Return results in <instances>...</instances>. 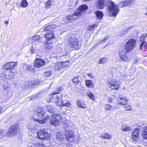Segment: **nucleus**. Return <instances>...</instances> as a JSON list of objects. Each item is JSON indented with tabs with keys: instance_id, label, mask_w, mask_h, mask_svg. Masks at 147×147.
<instances>
[{
	"instance_id": "obj_45",
	"label": "nucleus",
	"mask_w": 147,
	"mask_h": 147,
	"mask_svg": "<svg viewBox=\"0 0 147 147\" xmlns=\"http://www.w3.org/2000/svg\"><path fill=\"white\" fill-rule=\"evenodd\" d=\"M5 131L3 130L0 131V138H1L5 135Z\"/></svg>"
},
{
	"instance_id": "obj_58",
	"label": "nucleus",
	"mask_w": 147,
	"mask_h": 147,
	"mask_svg": "<svg viewBox=\"0 0 147 147\" xmlns=\"http://www.w3.org/2000/svg\"><path fill=\"white\" fill-rule=\"evenodd\" d=\"M145 42H142L141 43L140 45L143 46Z\"/></svg>"
},
{
	"instance_id": "obj_22",
	"label": "nucleus",
	"mask_w": 147,
	"mask_h": 147,
	"mask_svg": "<svg viewBox=\"0 0 147 147\" xmlns=\"http://www.w3.org/2000/svg\"><path fill=\"white\" fill-rule=\"evenodd\" d=\"M118 103L121 105H123L126 104L128 100L127 99L120 97L118 98Z\"/></svg>"
},
{
	"instance_id": "obj_39",
	"label": "nucleus",
	"mask_w": 147,
	"mask_h": 147,
	"mask_svg": "<svg viewBox=\"0 0 147 147\" xmlns=\"http://www.w3.org/2000/svg\"><path fill=\"white\" fill-rule=\"evenodd\" d=\"M102 137L104 139H110L111 138V136L109 134L105 133L102 134Z\"/></svg>"
},
{
	"instance_id": "obj_56",
	"label": "nucleus",
	"mask_w": 147,
	"mask_h": 147,
	"mask_svg": "<svg viewBox=\"0 0 147 147\" xmlns=\"http://www.w3.org/2000/svg\"><path fill=\"white\" fill-rule=\"evenodd\" d=\"M144 47L145 48L147 49V43L144 44Z\"/></svg>"
},
{
	"instance_id": "obj_14",
	"label": "nucleus",
	"mask_w": 147,
	"mask_h": 147,
	"mask_svg": "<svg viewBox=\"0 0 147 147\" xmlns=\"http://www.w3.org/2000/svg\"><path fill=\"white\" fill-rule=\"evenodd\" d=\"M56 105L58 107H63L66 106L67 107H69L71 105L70 103L66 102V101L65 100L64 101L62 100L60 101V99L55 102Z\"/></svg>"
},
{
	"instance_id": "obj_48",
	"label": "nucleus",
	"mask_w": 147,
	"mask_h": 147,
	"mask_svg": "<svg viewBox=\"0 0 147 147\" xmlns=\"http://www.w3.org/2000/svg\"><path fill=\"white\" fill-rule=\"evenodd\" d=\"M80 78L79 77H75L73 79V82L75 83H78L80 80H79Z\"/></svg>"
},
{
	"instance_id": "obj_2",
	"label": "nucleus",
	"mask_w": 147,
	"mask_h": 147,
	"mask_svg": "<svg viewBox=\"0 0 147 147\" xmlns=\"http://www.w3.org/2000/svg\"><path fill=\"white\" fill-rule=\"evenodd\" d=\"M74 136L73 132L71 130L68 131H65V135L62 132H58L56 134V138L55 139V142L58 144H60L63 141L65 137L66 140L71 142L74 140Z\"/></svg>"
},
{
	"instance_id": "obj_5",
	"label": "nucleus",
	"mask_w": 147,
	"mask_h": 147,
	"mask_svg": "<svg viewBox=\"0 0 147 147\" xmlns=\"http://www.w3.org/2000/svg\"><path fill=\"white\" fill-rule=\"evenodd\" d=\"M36 57L34 64V65L36 67H39L42 66L49 61L47 58L43 59L42 57L39 56L38 54L36 55Z\"/></svg>"
},
{
	"instance_id": "obj_11",
	"label": "nucleus",
	"mask_w": 147,
	"mask_h": 147,
	"mask_svg": "<svg viewBox=\"0 0 147 147\" xmlns=\"http://www.w3.org/2000/svg\"><path fill=\"white\" fill-rule=\"evenodd\" d=\"M126 49H121L119 51L118 54L122 61H129L128 55L126 54Z\"/></svg>"
},
{
	"instance_id": "obj_57",
	"label": "nucleus",
	"mask_w": 147,
	"mask_h": 147,
	"mask_svg": "<svg viewBox=\"0 0 147 147\" xmlns=\"http://www.w3.org/2000/svg\"><path fill=\"white\" fill-rule=\"evenodd\" d=\"M4 23L5 24L7 25L8 24L9 22L7 21H5L4 22Z\"/></svg>"
},
{
	"instance_id": "obj_20",
	"label": "nucleus",
	"mask_w": 147,
	"mask_h": 147,
	"mask_svg": "<svg viewBox=\"0 0 147 147\" xmlns=\"http://www.w3.org/2000/svg\"><path fill=\"white\" fill-rule=\"evenodd\" d=\"M54 47L53 41H47V42L45 44V47L47 49H51Z\"/></svg>"
},
{
	"instance_id": "obj_24",
	"label": "nucleus",
	"mask_w": 147,
	"mask_h": 147,
	"mask_svg": "<svg viewBox=\"0 0 147 147\" xmlns=\"http://www.w3.org/2000/svg\"><path fill=\"white\" fill-rule=\"evenodd\" d=\"M36 123L34 121L30 122L28 126V128L29 129L35 130L36 129Z\"/></svg>"
},
{
	"instance_id": "obj_35",
	"label": "nucleus",
	"mask_w": 147,
	"mask_h": 147,
	"mask_svg": "<svg viewBox=\"0 0 147 147\" xmlns=\"http://www.w3.org/2000/svg\"><path fill=\"white\" fill-rule=\"evenodd\" d=\"M87 95L88 96V97L91 98L92 99H94L95 97L90 92H87Z\"/></svg>"
},
{
	"instance_id": "obj_54",
	"label": "nucleus",
	"mask_w": 147,
	"mask_h": 147,
	"mask_svg": "<svg viewBox=\"0 0 147 147\" xmlns=\"http://www.w3.org/2000/svg\"><path fill=\"white\" fill-rule=\"evenodd\" d=\"M108 101L109 102H111L112 101V99L110 97H108Z\"/></svg>"
},
{
	"instance_id": "obj_47",
	"label": "nucleus",
	"mask_w": 147,
	"mask_h": 147,
	"mask_svg": "<svg viewBox=\"0 0 147 147\" xmlns=\"http://www.w3.org/2000/svg\"><path fill=\"white\" fill-rule=\"evenodd\" d=\"M9 63H7L4 65L3 66V68L4 69H10L9 66Z\"/></svg>"
},
{
	"instance_id": "obj_3",
	"label": "nucleus",
	"mask_w": 147,
	"mask_h": 147,
	"mask_svg": "<svg viewBox=\"0 0 147 147\" xmlns=\"http://www.w3.org/2000/svg\"><path fill=\"white\" fill-rule=\"evenodd\" d=\"M107 6L110 11L109 16L115 17L119 11L118 6L116 5H115L114 3L111 0H109L107 1Z\"/></svg>"
},
{
	"instance_id": "obj_6",
	"label": "nucleus",
	"mask_w": 147,
	"mask_h": 147,
	"mask_svg": "<svg viewBox=\"0 0 147 147\" xmlns=\"http://www.w3.org/2000/svg\"><path fill=\"white\" fill-rule=\"evenodd\" d=\"M68 44L71 47L77 49L80 48V46L78 45V40L75 34L72 35L69 39Z\"/></svg>"
},
{
	"instance_id": "obj_4",
	"label": "nucleus",
	"mask_w": 147,
	"mask_h": 147,
	"mask_svg": "<svg viewBox=\"0 0 147 147\" xmlns=\"http://www.w3.org/2000/svg\"><path fill=\"white\" fill-rule=\"evenodd\" d=\"M37 138L39 139L45 140L49 139L51 135L48 132L47 129H41L38 130L36 133Z\"/></svg>"
},
{
	"instance_id": "obj_8",
	"label": "nucleus",
	"mask_w": 147,
	"mask_h": 147,
	"mask_svg": "<svg viewBox=\"0 0 147 147\" xmlns=\"http://www.w3.org/2000/svg\"><path fill=\"white\" fill-rule=\"evenodd\" d=\"M136 41V40L134 38H131L126 42L125 48L127 53L132 50L135 47Z\"/></svg>"
},
{
	"instance_id": "obj_40",
	"label": "nucleus",
	"mask_w": 147,
	"mask_h": 147,
	"mask_svg": "<svg viewBox=\"0 0 147 147\" xmlns=\"http://www.w3.org/2000/svg\"><path fill=\"white\" fill-rule=\"evenodd\" d=\"M69 62L68 61L63 62L62 63V67H67L69 64Z\"/></svg>"
},
{
	"instance_id": "obj_60",
	"label": "nucleus",
	"mask_w": 147,
	"mask_h": 147,
	"mask_svg": "<svg viewBox=\"0 0 147 147\" xmlns=\"http://www.w3.org/2000/svg\"><path fill=\"white\" fill-rule=\"evenodd\" d=\"M143 46L140 45V50H141V48H142V47Z\"/></svg>"
},
{
	"instance_id": "obj_46",
	"label": "nucleus",
	"mask_w": 147,
	"mask_h": 147,
	"mask_svg": "<svg viewBox=\"0 0 147 147\" xmlns=\"http://www.w3.org/2000/svg\"><path fill=\"white\" fill-rule=\"evenodd\" d=\"M147 36V34H144L142 35V36H141L140 38V41L142 42H145V41H144V40L146 37Z\"/></svg>"
},
{
	"instance_id": "obj_59",
	"label": "nucleus",
	"mask_w": 147,
	"mask_h": 147,
	"mask_svg": "<svg viewBox=\"0 0 147 147\" xmlns=\"http://www.w3.org/2000/svg\"><path fill=\"white\" fill-rule=\"evenodd\" d=\"M107 39V38H104V40H101V41H102V42L104 41L105 40H106Z\"/></svg>"
},
{
	"instance_id": "obj_19",
	"label": "nucleus",
	"mask_w": 147,
	"mask_h": 147,
	"mask_svg": "<svg viewBox=\"0 0 147 147\" xmlns=\"http://www.w3.org/2000/svg\"><path fill=\"white\" fill-rule=\"evenodd\" d=\"M104 0H97L96 4L99 9H102L104 7Z\"/></svg>"
},
{
	"instance_id": "obj_21",
	"label": "nucleus",
	"mask_w": 147,
	"mask_h": 147,
	"mask_svg": "<svg viewBox=\"0 0 147 147\" xmlns=\"http://www.w3.org/2000/svg\"><path fill=\"white\" fill-rule=\"evenodd\" d=\"M142 134V136L144 139H147V125L143 127Z\"/></svg>"
},
{
	"instance_id": "obj_49",
	"label": "nucleus",
	"mask_w": 147,
	"mask_h": 147,
	"mask_svg": "<svg viewBox=\"0 0 147 147\" xmlns=\"http://www.w3.org/2000/svg\"><path fill=\"white\" fill-rule=\"evenodd\" d=\"M131 2V1L130 0H125V1H124L125 6H126L130 4Z\"/></svg>"
},
{
	"instance_id": "obj_43",
	"label": "nucleus",
	"mask_w": 147,
	"mask_h": 147,
	"mask_svg": "<svg viewBox=\"0 0 147 147\" xmlns=\"http://www.w3.org/2000/svg\"><path fill=\"white\" fill-rule=\"evenodd\" d=\"M51 1L50 0L48 1L45 3L46 7L47 8H49L51 5Z\"/></svg>"
},
{
	"instance_id": "obj_18",
	"label": "nucleus",
	"mask_w": 147,
	"mask_h": 147,
	"mask_svg": "<svg viewBox=\"0 0 147 147\" xmlns=\"http://www.w3.org/2000/svg\"><path fill=\"white\" fill-rule=\"evenodd\" d=\"M33 120L37 121L39 123L44 124L47 121V120L49 119V116H47L45 118L42 120L37 119L34 117H33Z\"/></svg>"
},
{
	"instance_id": "obj_10",
	"label": "nucleus",
	"mask_w": 147,
	"mask_h": 147,
	"mask_svg": "<svg viewBox=\"0 0 147 147\" xmlns=\"http://www.w3.org/2000/svg\"><path fill=\"white\" fill-rule=\"evenodd\" d=\"M62 117L58 114H54L50 119V122L51 124L56 126L58 125L59 123L61 122Z\"/></svg>"
},
{
	"instance_id": "obj_32",
	"label": "nucleus",
	"mask_w": 147,
	"mask_h": 147,
	"mask_svg": "<svg viewBox=\"0 0 147 147\" xmlns=\"http://www.w3.org/2000/svg\"><path fill=\"white\" fill-rule=\"evenodd\" d=\"M130 129V127H127L125 125H122L121 127V129L123 131H126L129 130Z\"/></svg>"
},
{
	"instance_id": "obj_9",
	"label": "nucleus",
	"mask_w": 147,
	"mask_h": 147,
	"mask_svg": "<svg viewBox=\"0 0 147 147\" xmlns=\"http://www.w3.org/2000/svg\"><path fill=\"white\" fill-rule=\"evenodd\" d=\"M34 116H37L39 118H42L46 114V112L43 108L40 107H36L34 109Z\"/></svg>"
},
{
	"instance_id": "obj_28",
	"label": "nucleus",
	"mask_w": 147,
	"mask_h": 147,
	"mask_svg": "<svg viewBox=\"0 0 147 147\" xmlns=\"http://www.w3.org/2000/svg\"><path fill=\"white\" fill-rule=\"evenodd\" d=\"M40 36L38 35H36L33 36L32 38V40L33 41V42L32 43L34 42L35 44L36 41H37V42H38L40 40Z\"/></svg>"
},
{
	"instance_id": "obj_37",
	"label": "nucleus",
	"mask_w": 147,
	"mask_h": 147,
	"mask_svg": "<svg viewBox=\"0 0 147 147\" xmlns=\"http://www.w3.org/2000/svg\"><path fill=\"white\" fill-rule=\"evenodd\" d=\"M31 83L30 84L31 86L37 85L39 84V83L37 80H32L31 81Z\"/></svg>"
},
{
	"instance_id": "obj_61",
	"label": "nucleus",
	"mask_w": 147,
	"mask_h": 147,
	"mask_svg": "<svg viewBox=\"0 0 147 147\" xmlns=\"http://www.w3.org/2000/svg\"><path fill=\"white\" fill-rule=\"evenodd\" d=\"M40 147H45V146H44L42 145Z\"/></svg>"
},
{
	"instance_id": "obj_1",
	"label": "nucleus",
	"mask_w": 147,
	"mask_h": 147,
	"mask_svg": "<svg viewBox=\"0 0 147 147\" xmlns=\"http://www.w3.org/2000/svg\"><path fill=\"white\" fill-rule=\"evenodd\" d=\"M88 8V7L86 5H82L76 10L74 15L68 16L63 18V21L64 22V23H68L76 19L77 18V16H81L82 13L87 9Z\"/></svg>"
},
{
	"instance_id": "obj_27",
	"label": "nucleus",
	"mask_w": 147,
	"mask_h": 147,
	"mask_svg": "<svg viewBox=\"0 0 147 147\" xmlns=\"http://www.w3.org/2000/svg\"><path fill=\"white\" fill-rule=\"evenodd\" d=\"M47 110L48 112L51 113H54L55 109L54 107L51 106L49 105L47 106Z\"/></svg>"
},
{
	"instance_id": "obj_51",
	"label": "nucleus",
	"mask_w": 147,
	"mask_h": 147,
	"mask_svg": "<svg viewBox=\"0 0 147 147\" xmlns=\"http://www.w3.org/2000/svg\"><path fill=\"white\" fill-rule=\"evenodd\" d=\"M118 6L119 7H125L124 5V1H123L119 3L118 5Z\"/></svg>"
},
{
	"instance_id": "obj_29",
	"label": "nucleus",
	"mask_w": 147,
	"mask_h": 147,
	"mask_svg": "<svg viewBox=\"0 0 147 147\" xmlns=\"http://www.w3.org/2000/svg\"><path fill=\"white\" fill-rule=\"evenodd\" d=\"M107 61V60L106 58L102 57L100 58L98 61V63L99 64H102L105 63Z\"/></svg>"
},
{
	"instance_id": "obj_34",
	"label": "nucleus",
	"mask_w": 147,
	"mask_h": 147,
	"mask_svg": "<svg viewBox=\"0 0 147 147\" xmlns=\"http://www.w3.org/2000/svg\"><path fill=\"white\" fill-rule=\"evenodd\" d=\"M28 3L26 0H23L21 3V6L24 7H26L28 5Z\"/></svg>"
},
{
	"instance_id": "obj_52",
	"label": "nucleus",
	"mask_w": 147,
	"mask_h": 147,
	"mask_svg": "<svg viewBox=\"0 0 147 147\" xmlns=\"http://www.w3.org/2000/svg\"><path fill=\"white\" fill-rule=\"evenodd\" d=\"M5 72H2V73L0 74V77H1L3 79H4L5 78H6L5 75V74H4Z\"/></svg>"
},
{
	"instance_id": "obj_30",
	"label": "nucleus",
	"mask_w": 147,
	"mask_h": 147,
	"mask_svg": "<svg viewBox=\"0 0 147 147\" xmlns=\"http://www.w3.org/2000/svg\"><path fill=\"white\" fill-rule=\"evenodd\" d=\"M51 75V71L50 70H46L45 72V76L47 78Z\"/></svg>"
},
{
	"instance_id": "obj_55",
	"label": "nucleus",
	"mask_w": 147,
	"mask_h": 147,
	"mask_svg": "<svg viewBox=\"0 0 147 147\" xmlns=\"http://www.w3.org/2000/svg\"><path fill=\"white\" fill-rule=\"evenodd\" d=\"M5 110H4L3 111V109L1 107H0V113H1L2 112H3L5 111Z\"/></svg>"
},
{
	"instance_id": "obj_13",
	"label": "nucleus",
	"mask_w": 147,
	"mask_h": 147,
	"mask_svg": "<svg viewBox=\"0 0 147 147\" xmlns=\"http://www.w3.org/2000/svg\"><path fill=\"white\" fill-rule=\"evenodd\" d=\"M109 85H111V88L113 90L118 89L119 88V85L118 82L115 80H111L109 82Z\"/></svg>"
},
{
	"instance_id": "obj_38",
	"label": "nucleus",
	"mask_w": 147,
	"mask_h": 147,
	"mask_svg": "<svg viewBox=\"0 0 147 147\" xmlns=\"http://www.w3.org/2000/svg\"><path fill=\"white\" fill-rule=\"evenodd\" d=\"M62 88L61 86H60L58 87L56 89L55 91L54 92V93L55 94L59 93L60 91L62 90Z\"/></svg>"
},
{
	"instance_id": "obj_33",
	"label": "nucleus",
	"mask_w": 147,
	"mask_h": 147,
	"mask_svg": "<svg viewBox=\"0 0 147 147\" xmlns=\"http://www.w3.org/2000/svg\"><path fill=\"white\" fill-rule=\"evenodd\" d=\"M77 105L79 107H81L83 109H85L86 107V106H83L82 105V102L81 100L78 101L77 103Z\"/></svg>"
},
{
	"instance_id": "obj_16",
	"label": "nucleus",
	"mask_w": 147,
	"mask_h": 147,
	"mask_svg": "<svg viewBox=\"0 0 147 147\" xmlns=\"http://www.w3.org/2000/svg\"><path fill=\"white\" fill-rule=\"evenodd\" d=\"M4 74L5 75V77L8 79H12L14 78L13 75L12 71L10 70H7L6 71Z\"/></svg>"
},
{
	"instance_id": "obj_17",
	"label": "nucleus",
	"mask_w": 147,
	"mask_h": 147,
	"mask_svg": "<svg viewBox=\"0 0 147 147\" xmlns=\"http://www.w3.org/2000/svg\"><path fill=\"white\" fill-rule=\"evenodd\" d=\"M55 93H53L52 96L50 97L49 100L53 102H56L60 99V96L57 95H56Z\"/></svg>"
},
{
	"instance_id": "obj_36",
	"label": "nucleus",
	"mask_w": 147,
	"mask_h": 147,
	"mask_svg": "<svg viewBox=\"0 0 147 147\" xmlns=\"http://www.w3.org/2000/svg\"><path fill=\"white\" fill-rule=\"evenodd\" d=\"M123 106L125 108V111H131V107L129 105H127V103Z\"/></svg>"
},
{
	"instance_id": "obj_15",
	"label": "nucleus",
	"mask_w": 147,
	"mask_h": 147,
	"mask_svg": "<svg viewBox=\"0 0 147 147\" xmlns=\"http://www.w3.org/2000/svg\"><path fill=\"white\" fill-rule=\"evenodd\" d=\"M47 41H52V39H54L55 38L53 33H47L44 36Z\"/></svg>"
},
{
	"instance_id": "obj_7",
	"label": "nucleus",
	"mask_w": 147,
	"mask_h": 147,
	"mask_svg": "<svg viewBox=\"0 0 147 147\" xmlns=\"http://www.w3.org/2000/svg\"><path fill=\"white\" fill-rule=\"evenodd\" d=\"M20 129L18 125H13L11 127L9 130L6 134L7 137H12L17 135L20 131Z\"/></svg>"
},
{
	"instance_id": "obj_44",
	"label": "nucleus",
	"mask_w": 147,
	"mask_h": 147,
	"mask_svg": "<svg viewBox=\"0 0 147 147\" xmlns=\"http://www.w3.org/2000/svg\"><path fill=\"white\" fill-rule=\"evenodd\" d=\"M105 107L107 110L109 111L112 108V106L108 104H106L105 105Z\"/></svg>"
},
{
	"instance_id": "obj_50",
	"label": "nucleus",
	"mask_w": 147,
	"mask_h": 147,
	"mask_svg": "<svg viewBox=\"0 0 147 147\" xmlns=\"http://www.w3.org/2000/svg\"><path fill=\"white\" fill-rule=\"evenodd\" d=\"M96 26V25L95 24L92 25L88 27V30H91L93 29Z\"/></svg>"
},
{
	"instance_id": "obj_41",
	"label": "nucleus",
	"mask_w": 147,
	"mask_h": 147,
	"mask_svg": "<svg viewBox=\"0 0 147 147\" xmlns=\"http://www.w3.org/2000/svg\"><path fill=\"white\" fill-rule=\"evenodd\" d=\"M77 2L75 1H73L70 3V6L74 7L77 3Z\"/></svg>"
},
{
	"instance_id": "obj_26",
	"label": "nucleus",
	"mask_w": 147,
	"mask_h": 147,
	"mask_svg": "<svg viewBox=\"0 0 147 147\" xmlns=\"http://www.w3.org/2000/svg\"><path fill=\"white\" fill-rule=\"evenodd\" d=\"M85 84L86 86L90 88H91L93 86L92 82L89 80H85Z\"/></svg>"
},
{
	"instance_id": "obj_23",
	"label": "nucleus",
	"mask_w": 147,
	"mask_h": 147,
	"mask_svg": "<svg viewBox=\"0 0 147 147\" xmlns=\"http://www.w3.org/2000/svg\"><path fill=\"white\" fill-rule=\"evenodd\" d=\"M98 19L99 20H101L103 18V14L102 12L99 11H97L94 12Z\"/></svg>"
},
{
	"instance_id": "obj_25",
	"label": "nucleus",
	"mask_w": 147,
	"mask_h": 147,
	"mask_svg": "<svg viewBox=\"0 0 147 147\" xmlns=\"http://www.w3.org/2000/svg\"><path fill=\"white\" fill-rule=\"evenodd\" d=\"M46 26L44 28V30L45 32L51 31L54 28L53 25H49L48 26L46 25Z\"/></svg>"
},
{
	"instance_id": "obj_62",
	"label": "nucleus",
	"mask_w": 147,
	"mask_h": 147,
	"mask_svg": "<svg viewBox=\"0 0 147 147\" xmlns=\"http://www.w3.org/2000/svg\"><path fill=\"white\" fill-rule=\"evenodd\" d=\"M69 128V127H66V129H67V128Z\"/></svg>"
},
{
	"instance_id": "obj_12",
	"label": "nucleus",
	"mask_w": 147,
	"mask_h": 147,
	"mask_svg": "<svg viewBox=\"0 0 147 147\" xmlns=\"http://www.w3.org/2000/svg\"><path fill=\"white\" fill-rule=\"evenodd\" d=\"M140 129L136 128L135 129L132 133V139L134 143L138 142L139 141V137L138 136Z\"/></svg>"
},
{
	"instance_id": "obj_53",
	"label": "nucleus",
	"mask_w": 147,
	"mask_h": 147,
	"mask_svg": "<svg viewBox=\"0 0 147 147\" xmlns=\"http://www.w3.org/2000/svg\"><path fill=\"white\" fill-rule=\"evenodd\" d=\"M87 75L88 76H89L90 78H92L93 77L92 74V73L88 74H87Z\"/></svg>"
},
{
	"instance_id": "obj_31",
	"label": "nucleus",
	"mask_w": 147,
	"mask_h": 147,
	"mask_svg": "<svg viewBox=\"0 0 147 147\" xmlns=\"http://www.w3.org/2000/svg\"><path fill=\"white\" fill-rule=\"evenodd\" d=\"M9 63L10 69L15 68L17 65V62H11Z\"/></svg>"
},
{
	"instance_id": "obj_63",
	"label": "nucleus",
	"mask_w": 147,
	"mask_h": 147,
	"mask_svg": "<svg viewBox=\"0 0 147 147\" xmlns=\"http://www.w3.org/2000/svg\"><path fill=\"white\" fill-rule=\"evenodd\" d=\"M145 15H147V13H145Z\"/></svg>"
},
{
	"instance_id": "obj_42",
	"label": "nucleus",
	"mask_w": 147,
	"mask_h": 147,
	"mask_svg": "<svg viewBox=\"0 0 147 147\" xmlns=\"http://www.w3.org/2000/svg\"><path fill=\"white\" fill-rule=\"evenodd\" d=\"M35 43L34 42L32 43V47L30 50V53L32 54H33L34 53L35 50H36V49L33 47V45Z\"/></svg>"
}]
</instances>
